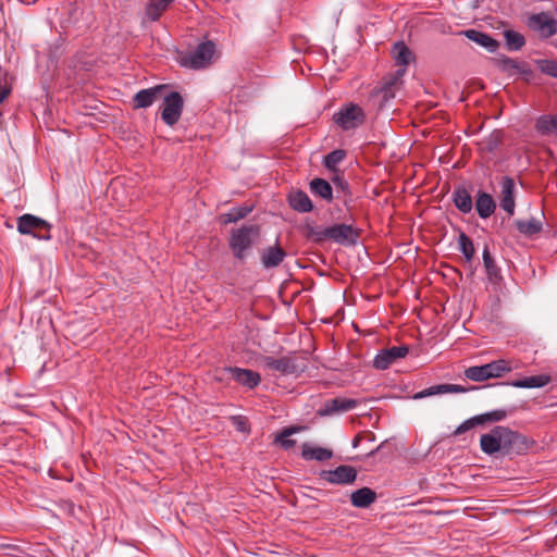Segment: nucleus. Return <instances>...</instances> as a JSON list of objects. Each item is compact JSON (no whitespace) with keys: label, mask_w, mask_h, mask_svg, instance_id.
Masks as SVG:
<instances>
[{"label":"nucleus","mask_w":557,"mask_h":557,"mask_svg":"<svg viewBox=\"0 0 557 557\" xmlns=\"http://www.w3.org/2000/svg\"><path fill=\"white\" fill-rule=\"evenodd\" d=\"M528 26L542 38H549L557 33V20L546 12L532 14L528 18Z\"/></svg>","instance_id":"nucleus-9"},{"label":"nucleus","mask_w":557,"mask_h":557,"mask_svg":"<svg viewBox=\"0 0 557 557\" xmlns=\"http://www.w3.org/2000/svg\"><path fill=\"white\" fill-rule=\"evenodd\" d=\"M535 128L542 135L557 133V115H543L539 117Z\"/></svg>","instance_id":"nucleus-36"},{"label":"nucleus","mask_w":557,"mask_h":557,"mask_svg":"<svg viewBox=\"0 0 557 557\" xmlns=\"http://www.w3.org/2000/svg\"><path fill=\"white\" fill-rule=\"evenodd\" d=\"M286 251L277 244L264 248L260 252L261 264L264 269L278 267L285 259Z\"/></svg>","instance_id":"nucleus-20"},{"label":"nucleus","mask_w":557,"mask_h":557,"mask_svg":"<svg viewBox=\"0 0 557 557\" xmlns=\"http://www.w3.org/2000/svg\"><path fill=\"white\" fill-rule=\"evenodd\" d=\"M550 376L547 374L533 375L521 380H516L510 383L511 386L518 388H539L547 385L550 382Z\"/></svg>","instance_id":"nucleus-30"},{"label":"nucleus","mask_w":557,"mask_h":557,"mask_svg":"<svg viewBox=\"0 0 557 557\" xmlns=\"http://www.w3.org/2000/svg\"><path fill=\"white\" fill-rule=\"evenodd\" d=\"M482 424V419L480 418V416H474L466 421H463L460 425L457 426V429L454 431L453 435L454 436H457V435H460L471 429H473L474 426L476 425H481Z\"/></svg>","instance_id":"nucleus-43"},{"label":"nucleus","mask_w":557,"mask_h":557,"mask_svg":"<svg viewBox=\"0 0 557 557\" xmlns=\"http://www.w3.org/2000/svg\"><path fill=\"white\" fill-rule=\"evenodd\" d=\"M483 264H484V268H485V271H486V275L488 277L490 281L492 282H497L502 278V275H500V270L499 268L496 265L491 252H490V248L487 245H485L484 249H483Z\"/></svg>","instance_id":"nucleus-32"},{"label":"nucleus","mask_w":557,"mask_h":557,"mask_svg":"<svg viewBox=\"0 0 557 557\" xmlns=\"http://www.w3.org/2000/svg\"><path fill=\"white\" fill-rule=\"evenodd\" d=\"M288 203L292 209L300 213L312 211L313 205L309 196L302 190H295L288 195Z\"/></svg>","instance_id":"nucleus-24"},{"label":"nucleus","mask_w":557,"mask_h":557,"mask_svg":"<svg viewBox=\"0 0 557 557\" xmlns=\"http://www.w3.org/2000/svg\"><path fill=\"white\" fill-rule=\"evenodd\" d=\"M215 51V45L212 41L201 42L197 48L182 59V65L199 70L206 67Z\"/></svg>","instance_id":"nucleus-7"},{"label":"nucleus","mask_w":557,"mask_h":557,"mask_svg":"<svg viewBox=\"0 0 557 557\" xmlns=\"http://www.w3.org/2000/svg\"><path fill=\"white\" fill-rule=\"evenodd\" d=\"M453 202L462 213H470L473 208L472 197L465 186H457L453 193Z\"/></svg>","instance_id":"nucleus-26"},{"label":"nucleus","mask_w":557,"mask_h":557,"mask_svg":"<svg viewBox=\"0 0 557 557\" xmlns=\"http://www.w3.org/2000/svg\"><path fill=\"white\" fill-rule=\"evenodd\" d=\"M376 499V493L370 487H361L350 494L351 505L356 508H368Z\"/></svg>","instance_id":"nucleus-27"},{"label":"nucleus","mask_w":557,"mask_h":557,"mask_svg":"<svg viewBox=\"0 0 557 557\" xmlns=\"http://www.w3.org/2000/svg\"><path fill=\"white\" fill-rule=\"evenodd\" d=\"M503 141V132L495 129L478 141L481 152L493 153Z\"/></svg>","instance_id":"nucleus-31"},{"label":"nucleus","mask_w":557,"mask_h":557,"mask_svg":"<svg viewBox=\"0 0 557 557\" xmlns=\"http://www.w3.org/2000/svg\"><path fill=\"white\" fill-rule=\"evenodd\" d=\"M332 456L333 451L329 448L313 446L309 443H304L301 446V457L305 460L326 461Z\"/></svg>","instance_id":"nucleus-25"},{"label":"nucleus","mask_w":557,"mask_h":557,"mask_svg":"<svg viewBox=\"0 0 557 557\" xmlns=\"http://www.w3.org/2000/svg\"><path fill=\"white\" fill-rule=\"evenodd\" d=\"M322 478L332 484L347 485L357 479V470L352 466L342 465L334 470L323 471Z\"/></svg>","instance_id":"nucleus-13"},{"label":"nucleus","mask_w":557,"mask_h":557,"mask_svg":"<svg viewBox=\"0 0 557 557\" xmlns=\"http://www.w3.org/2000/svg\"><path fill=\"white\" fill-rule=\"evenodd\" d=\"M495 66H497L502 72L508 75L521 74L523 76L532 75V70L525 62H519L515 59H511L507 55H499L493 59Z\"/></svg>","instance_id":"nucleus-14"},{"label":"nucleus","mask_w":557,"mask_h":557,"mask_svg":"<svg viewBox=\"0 0 557 557\" xmlns=\"http://www.w3.org/2000/svg\"><path fill=\"white\" fill-rule=\"evenodd\" d=\"M479 416L482 419V424H484L486 422H497L504 420L507 417V412L506 410L497 409Z\"/></svg>","instance_id":"nucleus-44"},{"label":"nucleus","mask_w":557,"mask_h":557,"mask_svg":"<svg viewBox=\"0 0 557 557\" xmlns=\"http://www.w3.org/2000/svg\"><path fill=\"white\" fill-rule=\"evenodd\" d=\"M534 445V440L502 425L494 426L480 438L481 449L486 455H525Z\"/></svg>","instance_id":"nucleus-1"},{"label":"nucleus","mask_w":557,"mask_h":557,"mask_svg":"<svg viewBox=\"0 0 557 557\" xmlns=\"http://www.w3.org/2000/svg\"><path fill=\"white\" fill-rule=\"evenodd\" d=\"M333 120L343 131H349L362 125L366 114L358 104L348 103L334 113Z\"/></svg>","instance_id":"nucleus-6"},{"label":"nucleus","mask_w":557,"mask_h":557,"mask_svg":"<svg viewBox=\"0 0 557 557\" xmlns=\"http://www.w3.org/2000/svg\"><path fill=\"white\" fill-rule=\"evenodd\" d=\"M475 210L481 219H487L495 212L496 202L490 194L479 190L476 194Z\"/></svg>","instance_id":"nucleus-23"},{"label":"nucleus","mask_w":557,"mask_h":557,"mask_svg":"<svg viewBox=\"0 0 557 557\" xmlns=\"http://www.w3.org/2000/svg\"><path fill=\"white\" fill-rule=\"evenodd\" d=\"M11 94V87L0 82V103Z\"/></svg>","instance_id":"nucleus-45"},{"label":"nucleus","mask_w":557,"mask_h":557,"mask_svg":"<svg viewBox=\"0 0 557 557\" xmlns=\"http://www.w3.org/2000/svg\"><path fill=\"white\" fill-rule=\"evenodd\" d=\"M332 183L334 184L337 197H344V203L347 205V197L349 200L351 199V193L347 181H345L343 176L336 174L332 177Z\"/></svg>","instance_id":"nucleus-40"},{"label":"nucleus","mask_w":557,"mask_h":557,"mask_svg":"<svg viewBox=\"0 0 557 557\" xmlns=\"http://www.w3.org/2000/svg\"><path fill=\"white\" fill-rule=\"evenodd\" d=\"M223 376H227L236 381L238 384L248 387L255 388L259 385L261 377L258 372H255L249 369H242L237 367H227L222 369V376L218 377L220 381L223 380Z\"/></svg>","instance_id":"nucleus-11"},{"label":"nucleus","mask_w":557,"mask_h":557,"mask_svg":"<svg viewBox=\"0 0 557 557\" xmlns=\"http://www.w3.org/2000/svg\"><path fill=\"white\" fill-rule=\"evenodd\" d=\"M515 181L509 176L502 177L500 181V207L509 215L515 212Z\"/></svg>","instance_id":"nucleus-18"},{"label":"nucleus","mask_w":557,"mask_h":557,"mask_svg":"<svg viewBox=\"0 0 557 557\" xmlns=\"http://www.w3.org/2000/svg\"><path fill=\"white\" fill-rule=\"evenodd\" d=\"M168 85H157L151 88L141 89L133 97L135 109H144L150 107L156 100L163 96V91L168 89Z\"/></svg>","instance_id":"nucleus-15"},{"label":"nucleus","mask_w":557,"mask_h":557,"mask_svg":"<svg viewBox=\"0 0 557 557\" xmlns=\"http://www.w3.org/2000/svg\"><path fill=\"white\" fill-rule=\"evenodd\" d=\"M358 401L352 398L336 397L324 401L320 409L321 416H331L338 412H347L355 409Z\"/></svg>","instance_id":"nucleus-16"},{"label":"nucleus","mask_w":557,"mask_h":557,"mask_svg":"<svg viewBox=\"0 0 557 557\" xmlns=\"http://www.w3.org/2000/svg\"><path fill=\"white\" fill-rule=\"evenodd\" d=\"M298 431V428H286L284 429L277 436L276 442H280L281 446L284 449H290L295 446L296 441L289 440L288 436L296 433Z\"/></svg>","instance_id":"nucleus-42"},{"label":"nucleus","mask_w":557,"mask_h":557,"mask_svg":"<svg viewBox=\"0 0 557 557\" xmlns=\"http://www.w3.org/2000/svg\"><path fill=\"white\" fill-rule=\"evenodd\" d=\"M359 442H360V435H357L354 441H352V446L354 447H357L359 445Z\"/></svg>","instance_id":"nucleus-46"},{"label":"nucleus","mask_w":557,"mask_h":557,"mask_svg":"<svg viewBox=\"0 0 557 557\" xmlns=\"http://www.w3.org/2000/svg\"><path fill=\"white\" fill-rule=\"evenodd\" d=\"M183 108L184 99L180 92L171 91L163 96V109L161 112L163 122L169 126L176 124L181 119Z\"/></svg>","instance_id":"nucleus-8"},{"label":"nucleus","mask_w":557,"mask_h":557,"mask_svg":"<svg viewBox=\"0 0 557 557\" xmlns=\"http://www.w3.org/2000/svg\"><path fill=\"white\" fill-rule=\"evenodd\" d=\"M260 234L261 230L257 224H245L238 228L232 230L228 238V247L234 258L240 261L244 260L248 251L259 239Z\"/></svg>","instance_id":"nucleus-2"},{"label":"nucleus","mask_w":557,"mask_h":557,"mask_svg":"<svg viewBox=\"0 0 557 557\" xmlns=\"http://www.w3.org/2000/svg\"><path fill=\"white\" fill-rule=\"evenodd\" d=\"M409 351L408 346H393L381 350L373 359V367L377 370H386L396 360L405 358Z\"/></svg>","instance_id":"nucleus-12"},{"label":"nucleus","mask_w":557,"mask_h":557,"mask_svg":"<svg viewBox=\"0 0 557 557\" xmlns=\"http://www.w3.org/2000/svg\"><path fill=\"white\" fill-rule=\"evenodd\" d=\"M346 157V152L343 149H336L332 152L327 153L324 157L323 164L326 169H329L332 172H336L337 164L341 163Z\"/></svg>","instance_id":"nucleus-39"},{"label":"nucleus","mask_w":557,"mask_h":557,"mask_svg":"<svg viewBox=\"0 0 557 557\" xmlns=\"http://www.w3.org/2000/svg\"><path fill=\"white\" fill-rule=\"evenodd\" d=\"M174 0H150L146 5L148 20L156 22Z\"/></svg>","instance_id":"nucleus-33"},{"label":"nucleus","mask_w":557,"mask_h":557,"mask_svg":"<svg viewBox=\"0 0 557 557\" xmlns=\"http://www.w3.org/2000/svg\"><path fill=\"white\" fill-rule=\"evenodd\" d=\"M462 34L471 41L485 48L488 52H496L499 42L486 33L476 29H467Z\"/></svg>","instance_id":"nucleus-21"},{"label":"nucleus","mask_w":557,"mask_h":557,"mask_svg":"<svg viewBox=\"0 0 557 557\" xmlns=\"http://www.w3.org/2000/svg\"><path fill=\"white\" fill-rule=\"evenodd\" d=\"M537 69L554 78H557V61L556 60H548V59H542L536 60Z\"/></svg>","instance_id":"nucleus-41"},{"label":"nucleus","mask_w":557,"mask_h":557,"mask_svg":"<svg viewBox=\"0 0 557 557\" xmlns=\"http://www.w3.org/2000/svg\"><path fill=\"white\" fill-rule=\"evenodd\" d=\"M309 189L314 196L320 197L326 202L331 203L333 201V188L327 181L320 177L313 178L309 183Z\"/></svg>","instance_id":"nucleus-28"},{"label":"nucleus","mask_w":557,"mask_h":557,"mask_svg":"<svg viewBox=\"0 0 557 557\" xmlns=\"http://www.w3.org/2000/svg\"><path fill=\"white\" fill-rule=\"evenodd\" d=\"M51 225L44 219L36 215L26 213L17 219V231L24 235H33L38 239L48 240L50 235Z\"/></svg>","instance_id":"nucleus-4"},{"label":"nucleus","mask_w":557,"mask_h":557,"mask_svg":"<svg viewBox=\"0 0 557 557\" xmlns=\"http://www.w3.org/2000/svg\"><path fill=\"white\" fill-rule=\"evenodd\" d=\"M252 210H253L252 205L235 207V208L231 209L228 212L220 214L219 221H220V223H222L224 225L230 224V223H236L239 220L245 219Z\"/></svg>","instance_id":"nucleus-29"},{"label":"nucleus","mask_w":557,"mask_h":557,"mask_svg":"<svg viewBox=\"0 0 557 557\" xmlns=\"http://www.w3.org/2000/svg\"><path fill=\"white\" fill-rule=\"evenodd\" d=\"M476 386H471L469 388L463 387L462 385L458 384H438L433 385L428 388H424L418 393H416L412 398L413 399H422L430 396L446 394V393H466L468 391L476 389Z\"/></svg>","instance_id":"nucleus-19"},{"label":"nucleus","mask_w":557,"mask_h":557,"mask_svg":"<svg viewBox=\"0 0 557 557\" xmlns=\"http://www.w3.org/2000/svg\"><path fill=\"white\" fill-rule=\"evenodd\" d=\"M458 246L465 259L468 262L471 261L474 257L475 250L472 239L465 232H460L458 236Z\"/></svg>","instance_id":"nucleus-38"},{"label":"nucleus","mask_w":557,"mask_h":557,"mask_svg":"<svg viewBox=\"0 0 557 557\" xmlns=\"http://www.w3.org/2000/svg\"><path fill=\"white\" fill-rule=\"evenodd\" d=\"M392 57L399 69L407 71L408 65L414 60V55L404 41H397L392 47Z\"/></svg>","instance_id":"nucleus-22"},{"label":"nucleus","mask_w":557,"mask_h":557,"mask_svg":"<svg viewBox=\"0 0 557 557\" xmlns=\"http://www.w3.org/2000/svg\"><path fill=\"white\" fill-rule=\"evenodd\" d=\"M517 230L527 236H532L534 234H537L542 230V223L537 221L536 219L531 220H518L516 221Z\"/></svg>","instance_id":"nucleus-37"},{"label":"nucleus","mask_w":557,"mask_h":557,"mask_svg":"<svg viewBox=\"0 0 557 557\" xmlns=\"http://www.w3.org/2000/svg\"><path fill=\"white\" fill-rule=\"evenodd\" d=\"M329 239L343 246H354L360 237V231L349 224H334L329 226Z\"/></svg>","instance_id":"nucleus-10"},{"label":"nucleus","mask_w":557,"mask_h":557,"mask_svg":"<svg viewBox=\"0 0 557 557\" xmlns=\"http://www.w3.org/2000/svg\"><path fill=\"white\" fill-rule=\"evenodd\" d=\"M381 448V446L376 447L374 450L370 451V456L374 455L379 449Z\"/></svg>","instance_id":"nucleus-48"},{"label":"nucleus","mask_w":557,"mask_h":557,"mask_svg":"<svg viewBox=\"0 0 557 557\" xmlns=\"http://www.w3.org/2000/svg\"><path fill=\"white\" fill-rule=\"evenodd\" d=\"M264 369L272 372H280L281 374H294L297 372V366L295 361L289 357H282L275 359L270 356H265L261 360Z\"/></svg>","instance_id":"nucleus-17"},{"label":"nucleus","mask_w":557,"mask_h":557,"mask_svg":"<svg viewBox=\"0 0 557 557\" xmlns=\"http://www.w3.org/2000/svg\"><path fill=\"white\" fill-rule=\"evenodd\" d=\"M405 75L404 69H397L395 73L386 75L382 78L380 87L372 90L371 96L380 100V107L393 99L396 92L401 88Z\"/></svg>","instance_id":"nucleus-5"},{"label":"nucleus","mask_w":557,"mask_h":557,"mask_svg":"<svg viewBox=\"0 0 557 557\" xmlns=\"http://www.w3.org/2000/svg\"><path fill=\"white\" fill-rule=\"evenodd\" d=\"M505 45L507 50L509 51H518L523 48L525 45V38L522 34L512 30L506 29L504 32Z\"/></svg>","instance_id":"nucleus-34"},{"label":"nucleus","mask_w":557,"mask_h":557,"mask_svg":"<svg viewBox=\"0 0 557 557\" xmlns=\"http://www.w3.org/2000/svg\"><path fill=\"white\" fill-rule=\"evenodd\" d=\"M304 228L306 238L313 243L320 244L329 239V226L322 227L313 224H306Z\"/></svg>","instance_id":"nucleus-35"},{"label":"nucleus","mask_w":557,"mask_h":557,"mask_svg":"<svg viewBox=\"0 0 557 557\" xmlns=\"http://www.w3.org/2000/svg\"><path fill=\"white\" fill-rule=\"evenodd\" d=\"M3 547H5V548H8L10 550H17L18 549L17 546H15V545H3Z\"/></svg>","instance_id":"nucleus-47"},{"label":"nucleus","mask_w":557,"mask_h":557,"mask_svg":"<svg viewBox=\"0 0 557 557\" xmlns=\"http://www.w3.org/2000/svg\"><path fill=\"white\" fill-rule=\"evenodd\" d=\"M511 371V366L505 359H498L483 366L469 367L465 371V376L474 382H483L488 379L502 377L505 373Z\"/></svg>","instance_id":"nucleus-3"}]
</instances>
